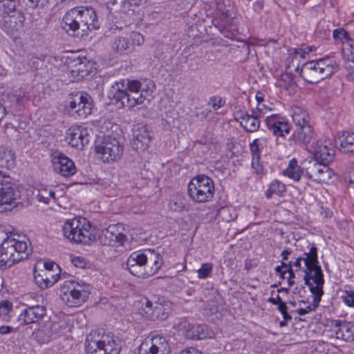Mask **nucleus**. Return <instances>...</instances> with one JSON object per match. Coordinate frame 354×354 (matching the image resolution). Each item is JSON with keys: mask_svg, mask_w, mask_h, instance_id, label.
<instances>
[{"mask_svg": "<svg viewBox=\"0 0 354 354\" xmlns=\"http://www.w3.org/2000/svg\"><path fill=\"white\" fill-rule=\"evenodd\" d=\"M284 174L296 181L299 180L301 174H305V171L297 165V161L293 158L288 165V168L283 171Z\"/></svg>", "mask_w": 354, "mask_h": 354, "instance_id": "nucleus-35", "label": "nucleus"}, {"mask_svg": "<svg viewBox=\"0 0 354 354\" xmlns=\"http://www.w3.org/2000/svg\"><path fill=\"white\" fill-rule=\"evenodd\" d=\"M2 6L4 9L5 12L9 14L11 12L15 10L17 6V1H11V0H0Z\"/></svg>", "mask_w": 354, "mask_h": 354, "instance_id": "nucleus-50", "label": "nucleus"}, {"mask_svg": "<svg viewBox=\"0 0 354 354\" xmlns=\"http://www.w3.org/2000/svg\"><path fill=\"white\" fill-rule=\"evenodd\" d=\"M34 279L35 283L41 289H46L50 287L44 277H41V271L35 270L34 272Z\"/></svg>", "mask_w": 354, "mask_h": 354, "instance_id": "nucleus-45", "label": "nucleus"}, {"mask_svg": "<svg viewBox=\"0 0 354 354\" xmlns=\"http://www.w3.org/2000/svg\"><path fill=\"white\" fill-rule=\"evenodd\" d=\"M154 84L147 80L121 79L111 86L109 97L120 108L133 109L137 105L149 103L153 98Z\"/></svg>", "mask_w": 354, "mask_h": 354, "instance_id": "nucleus-1", "label": "nucleus"}, {"mask_svg": "<svg viewBox=\"0 0 354 354\" xmlns=\"http://www.w3.org/2000/svg\"><path fill=\"white\" fill-rule=\"evenodd\" d=\"M46 314V309L44 306L35 305L28 306L19 315L17 319L19 326H25L38 322Z\"/></svg>", "mask_w": 354, "mask_h": 354, "instance_id": "nucleus-18", "label": "nucleus"}, {"mask_svg": "<svg viewBox=\"0 0 354 354\" xmlns=\"http://www.w3.org/2000/svg\"><path fill=\"white\" fill-rule=\"evenodd\" d=\"M262 145L261 143L260 139H255L251 144H250V150L252 153V156L257 155H259V147Z\"/></svg>", "mask_w": 354, "mask_h": 354, "instance_id": "nucleus-56", "label": "nucleus"}, {"mask_svg": "<svg viewBox=\"0 0 354 354\" xmlns=\"http://www.w3.org/2000/svg\"><path fill=\"white\" fill-rule=\"evenodd\" d=\"M20 198V192L17 186L7 179L0 181V205H12Z\"/></svg>", "mask_w": 354, "mask_h": 354, "instance_id": "nucleus-19", "label": "nucleus"}, {"mask_svg": "<svg viewBox=\"0 0 354 354\" xmlns=\"http://www.w3.org/2000/svg\"><path fill=\"white\" fill-rule=\"evenodd\" d=\"M333 37L335 39L344 41L346 43L351 40L348 32L344 29H336L333 31Z\"/></svg>", "mask_w": 354, "mask_h": 354, "instance_id": "nucleus-46", "label": "nucleus"}, {"mask_svg": "<svg viewBox=\"0 0 354 354\" xmlns=\"http://www.w3.org/2000/svg\"><path fill=\"white\" fill-rule=\"evenodd\" d=\"M328 165L315 159L311 160L305 169L304 176L318 183H326L333 175V171Z\"/></svg>", "mask_w": 354, "mask_h": 354, "instance_id": "nucleus-14", "label": "nucleus"}, {"mask_svg": "<svg viewBox=\"0 0 354 354\" xmlns=\"http://www.w3.org/2000/svg\"><path fill=\"white\" fill-rule=\"evenodd\" d=\"M213 265L211 263H205L202 264L201 267L198 270V277L199 279H206L209 277L212 272Z\"/></svg>", "mask_w": 354, "mask_h": 354, "instance_id": "nucleus-43", "label": "nucleus"}, {"mask_svg": "<svg viewBox=\"0 0 354 354\" xmlns=\"http://www.w3.org/2000/svg\"><path fill=\"white\" fill-rule=\"evenodd\" d=\"M338 68L339 64L337 61L333 57H327L304 63L301 68L297 66L295 71L299 73L306 82L315 84L330 77Z\"/></svg>", "mask_w": 354, "mask_h": 354, "instance_id": "nucleus-5", "label": "nucleus"}, {"mask_svg": "<svg viewBox=\"0 0 354 354\" xmlns=\"http://www.w3.org/2000/svg\"><path fill=\"white\" fill-rule=\"evenodd\" d=\"M62 326L60 322H53L50 326H46V330H49L50 333H52V338L53 336H56L62 333Z\"/></svg>", "mask_w": 354, "mask_h": 354, "instance_id": "nucleus-51", "label": "nucleus"}, {"mask_svg": "<svg viewBox=\"0 0 354 354\" xmlns=\"http://www.w3.org/2000/svg\"><path fill=\"white\" fill-rule=\"evenodd\" d=\"M281 80L284 82V86H290L293 82V77L291 74L283 73L281 75Z\"/></svg>", "mask_w": 354, "mask_h": 354, "instance_id": "nucleus-60", "label": "nucleus"}, {"mask_svg": "<svg viewBox=\"0 0 354 354\" xmlns=\"http://www.w3.org/2000/svg\"><path fill=\"white\" fill-rule=\"evenodd\" d=\"M285 192V185L279 180H274L270 184L268 189L267 190L266 196L268 198H270L272 197L274 194L281 196Z\"/></svg>", "mask_w": 354, "mask_h": 354, "instance_id": "nucleus-38", "label": "nucleus"}, {"mask_svg": "<svg viewBox=\"0 0 354 354\" xmlns=\"http://www.w3.org/2000/svg\"><path fill=\"white\" fill-rule=\"evenodd\" d=\"M33 335L35 337L36 339L41 344L48 342L52 338V333H50V331L46 330V326L44 328L38 329L37 330L34 332Z\"/></svg>", "mask_w": 354, "mask_h": 354, "instance_id": "nucleus-42", "label": "nucleus"}, {"mask_svg": "<svg viewBox=\"0 0 354 354\" xmlns=\"http://www.w3.org/2000/svg\"><path fill=\"white\" fill-rule=\"evenodd\" d=\"M330 326V337L346 342L354 340V323L332 320Z\"/></svg>", "mask_w": 354, "mask_h": 354, "instance_id": "nucleus-17", "label": "nucleus"}, {"mask_svg": "<svg viewBox=\"0 0 354 354\" xmlns=\"http://www.w3.org/2000/svg\"><path fill=\"white\" fill-rule=\"evenodd\" d=\"M95 151L103 162L110 163L122 158L124 146L117 138L105 136L103 140L96 143Z\"/></svg>", "mask_w": 354, "mask_h": 354, "instance_id": "nucleus-10", "label": "nucleus"}, {"mask_svg": "<svg viewBox=\"0 0 354 354\" xmlns=\"http://www.w3.org/2000/svg\"><path fill=\"white\" fill-rule=\"evenodd\" d=\"M344 301L349 306H354V292L346 290L342 296Z\"/></svg>", "mask_w": 354, "mask_h": 354, "instance_id": "nucleus-55", "label": "nucleus"}, {"mask_svg": "<svg viewBox=\"0 0 354 354\" xmlns=\"http://www.w3.org/2000/svg\"><path fill=\"white\" fill-rule=\"evenodd\" d=\"M171 311V303L163 298H159V304L154 314V320L166 319Z\"/></svg>", "mask_w": 354, "mask_h": 354, "instance_id": "nucleus-34", "label": "nucleus"}, {"mask_svg": "<svg viewBox=\"0 0 354 354\" xmlns=\"http://www.w3.org/2000/svg\"><path fill=\"white\" fill-rule=\"evenodd\" d=\"M313 304L308 305L306 308H299L297 310V313L299 315H306L311 311L315 310L318 307L322 295H319V294H313Z\"/></svg>", "mask_w": 354, "mask_h": 354, "instance_id": "nucleus-40", "label": "nucleus"}, {"mask_svg": "<svg viewBox=\"0 0 354 354\" xmlns=\"http://www.w3.org/2000/svg\"><path fill=\"white\" fill-rule=\"evenodd\" d=\"M343 52L344 56L354 63V41L352 39L345 44Z\"/></svg>", "mask_w": 354, "mask_h": 354, "instance_id": "nucleus-44", "label": "nucleus"}, {"mask_svg": "<svg viewBox=\"0 0 354 354\" xmlns=\"http://www.w3.org/2000/svg\"><path fill=\"white\" fill-rule=\"evenodd\" d=\"M91 287L88 283L66 281L60 288V297L69 307L80 306L88 297Z\"/></svg>", "mask_w": 354, "mask_h": 354, "instance_id": "nucleus-7", "label": "nucleus"}, {"mask_svg": "<svg viewBox=\"0 0 354 354\" xmlns=\"http://www.w3.org/2000/svg\"><path fill=\"white\" fill-rule=\"evenodd\" d=\"M12 302L5 300L0 303V318L3 321H9L12 311Z\"/></svg>", "mask_w": 354, "mask_h": 354, "instance_id": "nucleus-39", "label": "nucleus"}, {"mask_svg": "<svg viewBox=\"0 0 354 354\" xmlns=\"http://www.w3.org/2000/svg\"><path fill=\"white\" fill-rule=\"evenodd\" d=\"M260 155L253 156L251 162V167L254 170V172L257 174H260L263 172V168L262 165L260 163Z\"/></svg>", "mask_w": 354, "mask_h": 354, "instance_id": "nucleus-47", "label": "nucleus"}, {"mask_svg": "<svg viewBox=\"0 0 354 354\" xmlns=\"http://www.w3.org/2000/svg\"><path fill=\"white\" fill-rule=\"evenodd\" d=\"M266 109L267 107L264 104H257V108L255 109H253L251 112L260 118L266 113Z\"/></svg>", "mask_w": 354, "mask_h": 354, "instance_id": "nucleus-57", "label": "nucleus"}, {"mask_svg": "<svg viewBox=\"0 0 354 354\" xmlns=\"http://www.w3.org/2000/svg\"><path fill=\"white\" fill-rule=\"evenodd\" d=\"M127 268L133 275L146 278L153 275L161 268L162 258L149 250L148 254L140 251L132 252L127 260Z\"/></svg>", "mask_w": 354, "mask_h": 354, "instance_id": "nucleus-4", "label": "nucleus"}, {"mask_svg": "<svg viewBox=\"0 0 354 354\" xmlns=\"http://www.w3.org/2000/svg\"><path fill=\"white\" fill-rule=\"evenodd\" d=\"M315 159L329 164L333 161L335 153L330 140L317 141L314 150Z\"/></svg>", "mask_w": 354, "mask_h": 354, "instance_id": "nucleus-23", "label": "nucleus"}, {"mask_svg": "<svg viewBox=\"0 0 354 354\" xmlns=\"http://www.w3.org/2000/svg\"><path fill=\"white\" fill-rule=\"evenodd\" d=\"M292 119L296 128L309 124L310 117L308 113L299 106L292 108Z\"/></svg>", "mask_w": 354, "mask_h": 354, "instance_id": "nucleus-32", "label": "nucleus"}, {"mask_svg": "<svg viewBox=\"0 0 354 354\" xmlns=\"http://www.w3.org/2000/svg\"><path fill=\"white\" fill-rule=\"evenodd\" d=\"M278 309L282 314L283 319H285V321L291 320L292 317L288 313V311H287L288 308L285 303L279 304V306H278Z\"/></svg>", "mask_w": 354, "mask_h": 354, "instance_id": "nucleus-58", "label": "nucleus"}, {"mask_svg": "<svg viewBox=\"0 0 354 354\" xmlns=\"http://www.w3.org/2000/svg\"><path fill=\"white\" fill-rule=\"evenodd\" d=\"M214 191L213 180L205 175L194 177L187 186L189 198L198 203L209 202L212 198Z\"/></svg>", "mask_w": 354, "mask_h": 354, "instance_id": "nucleus-9", "label": "nucleus"}, {"mask_svg": "<svg viewBox=\"0 0 354 354\" xmlns=\"http://www.w3.org/2000/svg\"><path fill=\"white\" fill-rule=\"evenodd\" d=\"M91 228V225L86 218L75 217L64 223L62 231L64 236L68 240L88 244L92 239Z\"/></svg>", "mask_w": 354, "mask_h": 354, "instance_id": "nucleus-8", "label": "nucleus"}, {"mask_svg": "<svg viewBox=\"0 0 354 354\" xmlns=\"http://www.w3.org/2000/svg\"><path fill=\"white\" fill-rule=\"evenodd\" d=\"M344 178L345 180L348 182L349 187L354 189V167L346 171Z\"/></svg>", "mask_w": 354, "mask_h": 354, "instance_id": "nucleus-54", "label": "nucleus"}, {"mask_svg": "<svg viewBox=\"0 0 354 354\" xmlns=\"http://www.w3.org/2000/svg\"><path fill=\"white\" fill-rule=\"evenodd\" d=\"M37 198L39 201L43 202L46 204L49 203V198H48V187H41L38 190V194Z\"/></svg>", "mask_w": 354, "mask_h": 354, "instance_id": "nucleus-49", "label": "nucleus"}, {"mask_svg": "<svg viewBox=\"0 0 354 354\" xmlns=\"http://www.w3.org/2000/svg\"><path fill=\"white\" fill-rule=\"evenodd\" d=\"M52 162L54 171L64 177L71 176L76 172L74 162L63 154L54 156Z\"/></svg>", "mask_w": 354, "mask_h": 354, "instance_id": "nucleus-20", "label": "nucleus"}, {"mask_svg": "<svg viewBox=\"0 0 354 354\" xmlns=\"http://www.w3.org/2000/svg\"><path fill=\"white\" fill-rule=\"evenodd\" d=\"M15 153L7 147L0 148V167L6 169L12 168L15 165Z\"/></svg>", "mask_w": 354, "mask_h": 354, "instance_id": "nucleus-31", "label": "nucleus"}, {"mask_svg": "<svg viewBox=\"0 0 354 354\" xmlns=\"http://www.w3.org/2000/svg\"><path fill=\"white\" fill-rule=\"evenodd\" d=\"M209 103L214 110L216 111L224 105L225 101L219 96H213L210 97Z\"/></svg>", "mask_w": 354, "mask_h": 354, "instance_id": "nucleus-53", "label": "nucleus"}, {"mask_svg": "<svg viewBox=\"0 0 354 354\" xmlns=\"http://www.w3.org/2000/svg\"><path fill=\"white\" fill-rule=\"evenodd\" d=\"M213 333L205 324L189 325L186 331V336L189 339H202L211 337Z\"/></svg>", "mask_w": 354, "mask_h": 354, "instance_id": "nucleus-27", "label": "nucleus"}, {"mask_svg": "<svg viewBox=\"0 0 354 354\" xmlns=\"http://www.w3.org/2000/svg\"><path fill=\"white\" fill-rule=\"evenodd\" d=\"M159 304V299L156 301H151L147 297H143L140 301V314L150 320H154L155 313Z\"/></svg>", "mask_w": 354, "mask_h": 354, "instance_id": "nucleus-30", "label": "nucleus"}, {"mask_svg": "<svg viewBox=\"0 0 354 354\" xmlns=\"http://www.w3.org/2000/svg\"><path fill=\"white\" fill-rule=\"evenodd\" d=\"M3 226H0V262L6 267L28 258L31 249H28L27 242L16 239Z\"/></svg>", "mask_w": 354, "mask_h": 354, "instance_id": "nucleus-3", "label": "nucleus"}, {"mask_svg": "<svg viewBox=\"0 0 354 354\" xmlns=\"http://www.w3.org/2000/svg\"><path fill=\"white\" fill-rule=\"evenodd\" d=\"M337 143L339 144V149L345 153L354 154V133L343 131L338 136Z\"/></svg>", "mask_w": 354, "mask_h": 354, "instance_id": "nucleus-29", "label": "nucleus"}, {"mask_svg": "<svg viewBox=\"0 0 354 354\" xmlns=\"http://www.w3.org/2000/svg\"><path fill=\"white\" fill-rule=\"evenodd\" d=\"M120 225H112L102 230L98 234L100 243L104 245L122 246L125 249H130V241L127 236L120 232Z\"/></svg>", "mask_w": 354, "mask_h": 354, "instance_id": "nucleus-12", "label": "nucleus"}, {"mask_svg": "<svg viewBox=\"0 0 354 354\" xmlns=\"http://www.w3.org/2000/svg\"><path fill=\"white\" fill-rule=\"evenodd\" d=\"M86 354H119L120 339L111 333L92 330L85 342Z\"/></svg>", "mask_w": 354, "mask_h": 354, "instance_id": "nucleus-6", "label": "nucleus"}, {"mask_svg": "<svg viewBox=\"0 0 354 354\" xmlns=\"http://www.w3.org/2000/svg\"><path fill=\"white\" fill-rule=\"evenodd\" d=\"M313 131L310 124L296 128L293 132L292 138L295 143L307 145L313 138Z\"/></svg>", "mask_w": 354, "mask_h": 354, "instance_id": "nucleus-28", "label": "nucleus"}, {"mask_svg": "<svg viewBox=\"0 0 354 354\" xmlns=\"http://www.w3.org/2000/svg\"><path fill=\"white\" fill-rule=\"evenodd\" d=\"M315 49V46H308L304 49L302 48H294L292 54L290 53V57L292 58V64H294V62H297L299 61V58L304 59L305 54L309 53L310 52L314 50Z\"/></svg>", "mask_w": 354, "mask_h": 354, "instance_id": "nucleus-41", "label": "nucleus"}, {"mask_svg": "<svg viewBox=\"0 0 354 354\" xmlns=\"http://www.w3.org/2000/svg\"><path fill=\"white\" fill-rule=\"evenodd\" d=\"M95 10L91 7H75L62 19V28L72 36H83L99 27Z\"/></svg>", "mask_w": 354, "mask_h": 354, "instance_id": "nucleus-2", "label": "nucleus"}, {"mask_svg": "<svg viewBox=\"0 0 354 354\" xmlns=\"http://www.w3.org/2000/svg\"><path fill=\"white\" fill-rule=\"evenodd\" d=\"M66 141L73 147L82 149L89 142L88 130L82 126H72L66 132Z\"/></svg>", "mask_w": 354, "mask_h": 354, "instance_id": "nucleus-16", "label": "nucleus"}, {"mask_svg": "<svg viewBox=\"0 0 354 354\" xmlns=\"http://www.w3.org/2000/svg\"><path fill=\"white\" fill-rule=\"evenodd\" d=\"M179 354H202V353L195 348L190 347L183 350Z\"/></svg>", "mask_w": 354, "mask_h": 354, "instance_id": "nucleus-63", "label": "nucleus"}, {"mask_svg": "<svg viewBox=\"0 0 354 354\" xmlns=\"http://www.w3.org/2000/svg\"><path fill=\"white\" fill-rule=\"evenodd\" d=\"M14 330V328L8 326H1L0 327V334L6 335L11 333Z\"/></svg>", "mask_w": 354, "mask_h": 354, "instance_id": "nucleus-64", "label": "nucleus"}, {"mask_svg": "<svg viewBox=\"0 0 354 354\" xmlns=\"http://www.w3.org/2000/svg\"><path fill=\"white\" fill-rule=\"evenodd\" d=\"M150 141V133L145 127H138L134 130L131 145L135 149L145 151L148 148Z\"/></svg>", "mask_w": 354, "mask_h": 354, "instance_id": "nucleus-25", "label": "nucleus"}, {"mask_svg": "<svg viewBox=\"0 0 354 354\" xmlns=\"http://www.w3.org/2000/svg\"><path fill=\"white\" fill-rule=\"evenodd\" d=\"M40 271L41 277L45 278L48 285L51 287L59 279L60 268L57 263L50 261L44 263V268L40 270Z\"/></svg>", "mask_w": 354, "mask_h": 354, "instance_id": "nucleus-26", "label": "nucleus"}, {"mask_svg": "<svg viewBox=\"0 0 354 354\" xmlns=\"http://www.w3.org/2000/svg\"><path fill=\"white\" fill-rule=\"evenodd\" d=\"M75 68L72 70L73 73H77L80 77H85L89 74L91 70V64L86 57H78L75 61Z\"/></svg>", "mask_w": 354, "mask_h": 354, "instance_id": "nucleus-36", "label": "nucleus"}, {"mask_svg": "<svg viewBox=\"0 0 354 354\" xmlns=\"http://www.w3.org/2000/svg\"><path fill=\"white\" fill-rule=\"evenodd\" d=\"M66 107L71 114L84 118L91 113L92 98L84 92L71 93L66 100Z\"/></svg>", "mask_w": 354, "mask_h": 354, "instance_id": "nucleus-11", "label": "nucleus"}, {"mask_svg": "<svg viewBox=\"0 0 354 354\" xmlns=\"http://www.w3.org/2000/svg\"><path fill=\"white\" fill-rule=\"evenodd\" d=\"M169 206L171 210L174 212H180L185 209V203L180 200H171Z\"/></svg>", "mask_w": 354, "mask_h": 354, "instance_id": "nucleus-48", "label": "nucleus"}, {"mask_svg": "<svg viewBox=\"0 0 354 354\" xmlns=\"http://www.w3.org/2000/svg\"><path fill=\"white\" fill-rule=\"evenodd\" d=\"M14 96L17 99V104H23L24 102L25 93L21 91H16Z\"/></svg>", "mask_w": 354, "mask_h": 354, "instance_id": "nucleus-61", "label": "nucleus"}, {"mask_svg": "<svg viewBox=\"0 0 354 354\" xmlns=\"http://www.w3.org/2000/svg\"><path fill=\"white\" fill-rule=\"evenodd\" d=\"M223 15L225 19V21L221 24V26L223 27V30H225L227 28V24L230 21V19H232V14L230 13L228 10L226 12H223Z\"/></svg>", "mask_w": 354, "mask_h": 354, "instance_id": "nucleus-62", "label": "nucleus"}, {"mask_svg": "<svg viewBox=\"0 0 354 354\" xmlns=\"http://www.w3.org/2000/svg\"><path fill=\"white\" fill-rule=\"evenodd\" d=\"M304 272L305 273L304 276L305 284L309 287L311 293H319V295H323L324 280L322 270L319 263L306 267Z\"/></svg>", "mask_w": 354, "mask_h": 354, "instance_id": "nucleus-13", "label": "nucleus"}, {"mask_svg": "<svg viewBox=\"0 0 354 354\" xmlns=\"http://www.w3.org/2000/svg\"><path fill=\"white\" fill-rule=\"evenodd\" d=\"M170 346L167 339L156 335L149 341L142 342L139 348V354H169Z\"/></svg>", "mask_w": 354, "mask_h": 354, "instance_id": "nucleus-15", "label": "nucleus"}, {"mask_svg": "<svg viewBox=\"0 0 354 354\" xmlns=\"http://www.w3.org/2000/svg\"><path fill=\"white\" fill-rule=\"evenodd\" d=\"M235 120L248 132L253 133L259 130L260 127L259 118L251 112L248 114L242 110H239L234 113Z\"/></svg>", "mask_w": 354, "mask_h": 354, "instance_id": "nucleus-21", "label": "nucleus"}, {"mask_svg": "<svg viewBox=\"0 0 354 354\" xmlns=\"http://www.w3.org/2000/svg\"><path fill=\"white\" fill-rule=\"evenodd\" d=\"M129 38L132 44V46L133 45L140 46L144 42L143 36L138 32H133Z\"/></svg>", "mask_w": 354, "mask_h": 354, "instance_id": "nucleus-52", "label": "nucleus"}, {"mask_svg": "<svg viewBox=\"0 0 354 354\" xmlns=\"http://www.w3.org/2000/svg\"><path fill=\"white\" fill-rule=\"evenodd\" d=\"M268 129L276 136H284L290 132L289 124L279 115H272L266 119Z\"/></svg>", "mask_w": 354, "mask_h": 354, "instance_id": "nucleus-22", "label": "nucleus"}, {"mask_svg": "<svg viewBox=\"0 0 354 354\" xmlns=\"http://www.w3.org/2000/svg\"><path fill=\"white\" fill-rule=\"evenodd\" d=\"M24 16H6L3 17V29L12 37H16V34L23 30Z\"/></svg>", "mask_w": 354, "mask_h": 354, "instance_id": "nucleus-24", "label": "nucleus"}, {"mask_svg": "<svg viewBox=\"0 0 354 354\" xmlns=\"http://www.w3.org/2000/svg\"><path fill=\"white\" fill-rule=\"evenodd\" d=\"M305 257H303L306 267L318 264L317 259V248L314 243L310 244V250L308 252H304Z\"/></svg>", "mask_w": 354, "mask_h": 354, "instance_id": "nucleus-37", "label": "nucleus"}, {"mask_svg": "<svg viewBox=\"0 0 354 354\" xmlns=\"http://www.w3.org/2000/svg\"><path fill=\"white\" fill-rule=\"evenodd\" d=\"M112 48L120 54H124L133 50L132 44L127 37H118L115 39Z\"/></svg>", "mask_w": 354, "mask_h": 354, "instance_id": "nucleus-33", "label": "nucleus"}, {"mask_svg": "<svg viewBox=\"0 0 354 354\" xmlns=\"http://www.w3.org/2000/svg\"><path fill=\"white\" fill-rule=\"evenodd\" d=\"M72 263L77 268H84L86 263L85 259L81 257H75L71 259Z\"/></svg>", "mask_w": 354, "mask_h": 354, "instance_id": "nucleus-59", "label": "nucleus"}]
</instances>
